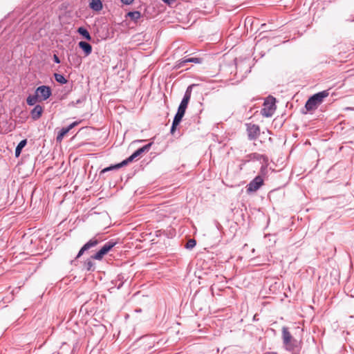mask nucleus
<instances>
[{
	"label": "nucleus",
	"mask_w": 354,
	"mask_h": 354,
	"mask_svg": "<svg viewBox=\"0 0 354 354\" xmlns=\"http://www.w3.org/2000/svg\"><path fill=\"white\" fill-rule=\"evenodd\" d=\"M37 102H39V99H38V97L36 96L35 93L32 95H30L26 98V102H27L28 105H29V106L35 105Z\"/></svg>",
	"instance_id": "obj_20"
},
{
	"label": "nucleus",
	"mask_w": 354,
	"mask_h": 354,
	"mask_svg": "<svg viewBox=\"0 0 354 354\" xmlns=\"http://www.w3.org/2000/svg\"><path fill=\"white\" fill-rule=\"evenodd\" d=\"M165 3H168V4H170L171 3V0H162ZM174 0H172V1H174Z\"/></svg>",
	"instance_id": "obj_33"
},
{
	"label": "nucleus",
	"mask_w": 354,
	"mask_h": 354,
	"mask_svg": "<svg viewBox=\"0 0 354 354\" xmlns=\"http://www.w3.org/2000/svg\"><path fill=\"white\" fill-rule=\"evenodd\" d=\"M246 131L249 140H255L260 135V127L258 124H246Z\"/></svg>",
	"instance_id": "obj_10"
},
{
	"label": "nucleus",
	"mask_w": 354,
	"mask_h": 354,
	"mask_svg": "<svg viewBox=\"0 0 354 354\" xmlns=\"http://www.w3.org/2000/svg\"><path fill=\"white\" fill-rule=\"evenodd\" d=\"M190 63V57H185L176 62L174 68L179 69L186 65V64Z\"/></svg>",
	"instance_id": "obj_18"
},
{
	"label": "nucleus",
	"mask_w": 354,
	"mask_h": 354,
	"mask_svg": "<svg viewBox=\"0 0 354 354\" xmlns=\"http://www.w3.org/2000/svg\"><path fill=\"white\" fill-rule=\"evenodd\" d=\"M116 244L117 241L113 239L106 242L100 250L93 255V257L95 258V260H102L104 256Z\"/></svg>",
	"instance_id": "obj_6"
},
{
	"label": "nucleus",
	"mask_w": 354,
	"mask_h": 354,
	"mask_svg": "<svg viewBox=\"0 0 354 354\" xmlns=\"http://www.w3.org/2000/svg\"><path fill=\"white\" fill-rule=\"evenodd\" d=\"M78 46L83 50L86 57L92 53V46L89 43L82 41L78 43Z\"/></svg>",
	"instance_id": "obj_12"
},
{
	"label": "nucleus",
	"mask_w": 354,
	"mask_h": 354,
	"mask_svg": "<svg viewBox=\"0 0 354 354\" xmlns=\"http://www.w3.org/2000/svg\"><path fill=\"white\" fill-rule=\"evenodd\" d=\"M69 131L66 127H63L59 131L57 136V141H61L63 137Z\"/></svg>",
	"instance_id": "obj_25"
},
{
	"label": "nucleus",
	"mask_w": 354,
	"mask_h": 354,
	"mask_svg": "<svg viewBox=\"0 0 354 354\" xmlns=\"http://www.w3.org/2000/svg\"><path fill=\"white\" fill-rule=\"evenodd\" d=\"M26 144H27V140L24 139L16 147L15 154L17 158L20 156L22 149L26 145Z\"/></svg>",
	"instance_id": "obj_19"
},
{
	"label": "nucleus",
	"mask_w": 354,
	"mask_h": 354,
	"mask_svg": "<svg viewBox=\"0 0 354 354\" xmlns=\"http://www.w3.org/2000/svg\"><path fill=\"white\" fill-rule=\"evenodd\" d=\"M203 59L200 57H190V63L201 64Z\"/></svg>",
	"instance_id": "obj_29"
},
{
	"label": "nucleus",
	"mask_w": 354,
	"mask_h": 354,
	"mask_svg": "<svg viewBox=\"0 0 354 354\" xmlns=\"http://www.w3.org/2000/svg\"><path fill=\"white\" fill-rule=\"evenodd\" d=\"M192 87H193V85H189L187 88V89L185 92L184 96H183V97L179 104V106L178 108L177 113L174 115V119H176V120H178L180 121L182 120V119L185 113V111H186V109L189 104V102L190 100V98H191Z\"/></svg>",
	"instance_id": "obj_3"
},
{
	"label": "nucleus",
	"mask_w": 354,
	"mask_h": 354,
	"mask_svg": "<svg viewBox=\"0 0 354 354\" xmlns=\"http://www.w3.org/2000/svg\"><path fill=\"white\" fill-rule=\"evenodd\" d=\"M137 157H138V156L137 153L136 151H134L129 158H127V159H125L121 162V163H122L121 165H122L123 167L127 165L128 163L132 162Z\"/></svg>",
	"instance_id": "obj_24"
},
{
	"label": "nucleus",
	"mask_w": 354,
	"mask_h": 354,
	"mask_svg": "<svg viewBox=\"0 0 354 354\" xmlns=\"http://www.w3.org/2000/svg\"><path fill=\"white\" fill-rule=\"evenodd\" d=\"M122 165V163H121V162H120V163H118V164H116V165H111V166H109V167H106V168L103 169L101 171L100 174H104V173L107 172V171H112V170H114V169H120V168H121V167H123V166H122V165Z\"/></svg>",
	"instance_id": "obj_23"
},
{
	"label": "nucleus",
	"mask_w": 354,
	"mask_h": 354,
	"mask_svg": "<svg viewBox=\"0 0 354 354\" xmlns=\"http://www.w3.org/2000/svg\"><path fill=\"white\" fill-rule=\"evenodd\" d=\"M135 311L136 313H140L142 311V310L140 308H138V309H136Z\"/></svg>",
	"instance_id": "obj_34"
},
{
	"label": "nucleus",
	"mask_w": 354,
	"mask_h": 354,
	"mask_svg": "<svg viewBox=\"0 0 354 354\" xmlns=\"http://www.w3.org/2000/svg\"><path fill=\"white\" fill-rule=\"evenodd\" d=\"M89 6L94 11H100L102 9V3L101 0H91Z\"/></svg>",
	"instance_id": "obj_15"
},
{
	"label": "nucleus",
	"mask_w": 354,
	"mask_h": 354,
	"mask_svg": "<svg viewBox=\"0 0 354 354\" xmlns=\"http://www.w3.org/2000/svg\"><path fill=\"white\" fill-rule=\"evenodd\" d=\"M35 93L38 97L39 102L45 101L52 95V90L50 86L42 85L36 88Z\"/></svg>",
	"instance_id": "obj_7"
},
{
	"label": "nucleus",
	"mask_w": 354,
	"mask_h": 354,
	"mask_svg": "<svg viewBox=\"0 0 354 354\" xmlns=\"http://www.w3.org/2000/svg\"><path fill=\"white\" fill-rule=\"evenodd\" d=\"M134 0H121V2L125 5H130Z\"/></svg>",
	"instance_id": "obj_31"
},
{
	"label": "nucleus",
	"mask_w": 354,
	"mask_h": 354,
	"mask_svg": "<svg viewBox=\"0 0 354 354\" xmlns=\"http://www.w3.org/2000/svg\"><path fill=\"white\" fill-rule=\"evenodd\" d=\"M54 77L56 82L59 84H66L68 80L65 78V77L59 73H55Z\"/></svg>",
	"instance_id": "obj_22"
},
{
	"label": "nucleus",
	"mask_w": 354,
	"mask_h": 354,
	"mask_svg": "<svg viewBox=\"0 0 354 354\" xmlns=\"http://www.w3.org/2000/svg\"><path fill=\"white\" fill-rule=\"evenodd\" d=\"M44 112V108L39 104H37L30 111V116L33 120L39 119Z\"/></svg>",
	"instance_id": "obj_11"
},
{
	"label": "nucleus",
	"mask_w": 354,
	"mask_h": 354,
	"mask_svg": "<svg viewBox=\"0 0 354 354\" xmlns=\"http://www.w3.org/2000/svg\"><path fill=\"white\" fill-rule=\"evenodd\" d=\"M77 32L85 39L87 41L91 40V36L89 32L84 27H80L77 28Z\"/></svg>",
	"instance_id": "obj_16"
},
{
	"label": "nucleus",
	"mask_w": 354,
	"mask_h": 354,
	"mask_svg": "<svg viewBox=\"0 0 354 354\" xmlns=\"http://www.w3.org/2000/svg\"><path fill=\"white\" fill-rule=\"evenodd\" d=\"M263 184V179L261 175L257 176L252 180H251L246 186V192L248 194H251L257 192L261 186Z\"/></svg>",
	"instance_id": "obj_9"
},
{
	"label": "nucleus",
	"mask_w": 354,
	"mask_h": 354,
	"mask_svg": "<svg viewBox=\"0 0 354 354\" xmlns=\"http://www.w3.org/2000/svg\"><path fill=\"white\" fill-rule=\"evenodd\" d=\"M127 17H129L131 20L133 21L135 23L141 17V13L139 11H131L129 12L127 14Z\"/></svg>",
	"instance_id": "obj_17"
},
{
	"label": "nucleus",
	"mask_w": 354,
	"mask_h": 354,
	"mask_svg": "<svg viewBox=\"0 0 354 354\" xmlns=\"http://www.w3.org/2000/svg\"><path fill=\"white\" fill-rule=\"evenodd\" d=\"M86 100V97L83 96L81 98L77 100L76 101H72L68 104L69 106H75L77 104H82Z\"/></svg>",
	"instance_id": "obj_27"
},
{
	"label": "nucleus",
	"mask_w": 354,
	"mask_h": 354,
	"mask_svg": "<svg viewBox=\"0 0 354 354\" xmlns=\"http://www.w3.org/2000/svg\"><path fill=\"white\" fill-rule=\"evenodd\" d=\"M196 245V241L194 239H191L188 240V241L186 243L185 248L188 250H191L194 248Z\"/></svg>",
	"instance_id": "obj_26"
},
{
	"label": "nucleus",
	"mask_w": 354,
	"mask_h": 354,
	"mask_svg": "<svg viewBox=\"0 0 354 354\" xmlns=\"http://www.w3.org/2000/svg\"><path fill=\"white\" fill-rule=\"evenodd\" d=\"M102 239L97 236L91 239L88 242H86L80 250L78 252L76 259L80 258L86 251H88L91 248L95 247L97 244L101 243Z\"/></svg>",
	"instance_id": "obj_8"
},
{
	"label": "nucleus",
	"mask_w": 354,
	"mask_h": 354,
	"mask_svg": "<svg viewBox=\"0 0 354 354\" xmlns=\"http://www.w3.org/2000/svg\"><path fill=\"white\" fill-rule=\"evenodd\" d=\"M78 122H73V123H71V124H69L68 127H66V128L68 129V131H70L71 129H72L73 127H75L76 125L78 124Z\"/></svg>",
	"instance_id": "obj_30"
},
{
	"label": "nucleus",
	"mask_w": 354,
	"mask_h": 354,
	"mask_svg": "<svg viewBox=\"0 0 354 354\" xmlns=\"http://www.w3.org/2000/svg\"><path fill=\"white\" fill-rule=\"evenodd\" d=\"M53 61L56 64H59L60 63V59H59V57L57 55H53Z\"/></svg>",
	"instance_id": "obj_32"
},
{
	"label": "nucleus",
	"mask_w": 354,
	"mask_h": 354,
	"mask_svg": "<svg viewBox=\"0 0 354 354\" xmlns=\"http://www.w3.org/2000/svg\"><path fill=\"white\" fill-rule=\"evenodd\" d=\"M250 160L262 161L263 165L261 167L260 173L262 175H266L268 170V158L266 155L260 154L258 153H251L245 156V160H243L244 163L248 162Z\"/></svg>",
	"instance_id": "obj_4"
},
{
	"label": "nucleus",
	"mask_w": 354,
	"mask_h": 354,
	"mask_svg": "<svg viewBox=\"0 0 354 354\" xmlns=\"http://www.w3.org/2000/svg\"><path fill=\"white\" fill-rule=\"evenodd\" d=\"M124 281V276L121 274H118L116 279L111 281V283L113 285L111 288L116 287L117 289H120L123 286Z\"/></svg>",
	"instance_id": "obj_14"
},
{
	"label": "nucleus",
	"mask_w": 354,
	"mask_h": 354,
	"mask_svg": "<svg viewBox=\"0 0 354 354\" xmlns=\"http://www.w3.org/2000/svg\"><path fill=\"white\" fill-rule=\"evenodd\" d=\"M153 142H149L147 145H145V146L138 149L136 151H135L138 156H140L142 153L148 151L149 149L151 148Z\"/></svg>",
	"instance_id": "obj_21"
},
{
	"label": "nucleus",
	"mask_w": 354,
	"mask_h": 354,
	"mask_svg": "<svg viewBox=\"0 0 354 354\" xmlns=\"http://www.w3.org/2000/svg\"><path fill=\"white\" fill-rule=\"evenodd\" d=\"M268 354H277L276 352H268Z\"/></svg>",
	"instance_id": "obj_35"
},
{
	"label": "nucleus",
	"mask_w": 354,
	"mask_h": 354,
	"mask_svg": "<svg viewBox=\"0 0 354 354\" xmlns=\"http://www.w3.org/2000/svg\"><path fill=\"white\" fill-rule=\"evenodd\" d=\"M281 337L283 346L286 351L291 352L292 354H297L299 352V342L292 336L288 327L283 326L282 328Z\"/></svg>",
	"instance_id": "obj_1"
},
{
	"label": "nucleus",
	"mask_w": 354,
	"mask_h": 354,
	"mask_svg": "<svg viewBox=\"0 0 354 354\" xmlns=\"http://www.w3.org/2000/svg\"><path fill=\"white\" fill-rule=\"evenodd\" d=\"M181 121L180 120H176V119H174L173 120V122H172V124H171V129H170V133L171 134H174L176 129V127L177 126L180 124Z\"/></svg>",
	"instance_id": "obj_28"
},
{
	"label": "nucleus",
	"mask_w": 354,
	"mask_h": 354,
	"mask_svg": "<svg viewBox=\"0 0 354 354\" xmlns=\"http://www.w3.org/2000/svg\"><path fill=\"white\" fill-rule=\"evenodd\" d=\"M275 98L270 97L268 100H266L263 104V108L261 110V113L263 116L269 118L271 117L276 109Z\"/></svg>",
	"instance_id": "obj_5"
},
{
	"label": "nucleus",
	"mask_w": 354,
	"mask_h": 354,
	"mask_svg": "<svg viewBox=\"0 0 354 354\" xmlns=\"http://www.w3.org/2000/svg\"><path fill=\"white\" fill-rule=\"evenodd\" d=\"M93 260H95V258H93L92 255L84 262L83 266L86 271L95 270V266Z\"/></svg>",
	"instance_id": "obj_13"
},
{
	"label": "nucleus",
	"mask_w": 354,
	"mask_h": 354,
	"mask_svg": "<svg viewBox=\"0 0 354 354\" xmlns=\"http://www.w3.org/2000/svg\"><path fill=\"white\" fill-rule=\"evenodd\" d=\"M329 95L328 90H324L317 93L310 97L308 100L306 101L305 104V108L307 111H313L315 110L317 106L322 104L324 99Z\"/></svg>",
	"instance_id": "obj_2"
}]
</instances>
